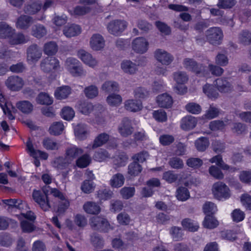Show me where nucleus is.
<instances>
[{
	"mask_svg": "<svg viewBox=\"0 0 251 251\" xmlns=\"http://www.w3.org/2000/svg\"><path fill=\"white\" fill-rule=\"evenodd\" d=\"M64 129L62 123L56 122L53 123L49 128V132L53 135H58L61 133Z\"/></svg>",
	"mask_w": 251,
	"mask_h": 251,
	"instance_id": "obj_43",
	"label": "nucleus"
},
{
	"mask_svg": "<svg viewBox=\"0 0 251 251\" xmlns=\"http://www.w3.org/2000/svg\"><path fill=\"white\" fill-rule=\"evenodd\" d=\"M101 89L107 93L116 92L119 91V85L115 81H107L102 85Z\"/></svg>",
	"mask_w": 251,
	"mask_h": 251,
	"instance_id": "obj_40",
	"label": "nucleus"
},
{
	"mask_svg": "<svg viewBox=\"0 0 251 251\" xmlns=\"http://www.w3.org/2000/svg\"><path fill=\"white\" fill-rule=\"evenodd\" d=\"M29 41L28 36L25 35L22 33H15L9 38V43L11 45L25 44Z\"/></svg>",
	"mask_w": 251,
	"mask_h": 251,
	"instance_id": "obj_23",
	"label": "nucleus"
},
{
	"mask_svg": "<svg viewBox=\"0 0 251 251\" xmlns=\"http://www.w3.org/2000/svg\"><path fill=\"white\" fill-rule=\"evenodd\" d=\"M42 5L37 2H32L25 5L24 11L27 14H34L41 8Z\"/></svg>",
	"mask_w": 251,
	"mask_h": 251,
	"instance_id": "obj_34",
	"label": "nucleus"
},
{
	"mask_svg": "<svg viewBox=\"0 0 251 251\" xmlns=\"http://www.w3.org/2000/svg\"><path fill=\"white\" fill-rule=\"evenodd\" d=\"M42 55V50L37 44H32L26 49L27 60L31 63L37 62L41 58Z\"/></svg>",
	"mask_w": 251,
	"mask_h": 251,
	"instance_id": "obj_6",
	"label": "nucleus"
},
{
	"mask_svg": "<svg viewBox=\"0 0 251 251\" xmlns=\"http://www.w3.org/2000/svg\"><path fill=\"white\" fill-rule=\"evenodd\" d=\"M71 89L68 86H64L57 88L54 93L55 98L58 100L65 99L71 94Z\"/></svg>",
	"mask_w": 251,
	"mask_h": 251,
	"instance_id": "obj_31",
	"label": "nucleus"
},
{
	"mask_svg": "<svg viewBox=\"0 0 251 251\" xmlns=\"http://www.w3.org/2000/svg\"><path fill=\"white\" fill-rule=\"evenodd\" d=\"M44 147L47 150H57L59 148V144L55 140L50 138H46L42 142Z\"/></svg>",
	"mask_w": 251,
	"mask_h": 251,
	"instance_id": "obj_41",
	"label": "nucleus"
},
{
	"mask_svg": "<svg viewBox=\"0 0 251 251\" xmlns=\"http://www.w3.org/2000/svg\"><path fill=\"white\" fill-rule=\"evenodd\" d=\"M71 163L66 156L65 157H58L54 160L53 166L58 169L63 170L66 169Z\"/></svg>",
	"mask_w": 251,
	"mask_h": 251,
	"instance_id": "obj_33",
	"label": "nucleus"
},
{
	"mask_svg": "<svg viewBox=\"0 0 251 251\" xmlns=\"http://www.w3.org/2000/svg\"><path fill=\"white\" fill-rule=\"evenodd\" d=\"M149 43L144 37H137L132 42V48L136 53L143 54L146 52L148 48Z\"/></svg>",
	"mask_w": 251,
	"mask_h": 251,
	"instance_id": "obj_10",
	"label": "nucleus"
},
{
	"mask_svg": "<svg viewBox=\"0 0 251 251\" xmlns=\"http://www.w3.org/2000/svg\"><path fill=\"white\" fill-rule=\"evenodd\" d=\"M12 239L7 233L0 234V245L2 246L8 247L12 244Z\"/></svg>",
	"mask_w": 251,
	"mask_h": 251,
	"instance_id": "obj_60",
	"label": "nucleus"
},
{
	"mask_svg": "<svg viewBox=\"0 0 251 251\" xmlns=\"http://www.w3.org/2000/svg\"><path fill=\"white\" fill-rule=\"evenodd\" d=\"M202 209L206 215H213L217 211V207L214 203L207 201L203 204Z\"/></svg>",
	"mask_w": 251,
	"mask_h": 251,
	"instance_id": "obj_47",
	"label": "nucleus"
},
{
	"mask_svg": "<svg viewBox=\"0 0 251 251\" xmlns=\"http://www.w3.org/2000/svg\"><path fill=\"white\" fill-rule=\"evenodd\" d=\"M134 97L137 99H143L148 97L149 93L145 88L139 87L134 89Z\"/></svg>",
	"mask_w": 251,
	"mask_h": 251,
	"instance_id": "obj_61",
	"label": "nucleus"
},
{
	"mask_svg": "<svg viewBox=\"0 0 251 251\" xmlns=\"http://www.w3.org/2000/svg\"><path fill=\"white\" fill-rule=\"evenodd\" d=\"M135 191L133 187H124L120 190V193L123 199L127 200L134 196Z\"/></svg>",
	"mask_w": 251,
	"mask_h": 251,
	"instance_id": "obj_48",
	"label": "nucleus"
},
{
	"mask_svg": "<svg viewBox=\"0 0 251 251\" xmlns=\"http://www.w3.org/2000/svg\"><path fill=\"white\" fill-rule=\"evenodd\" d=\"M222 30L218 27H213L207 29L205 32L206 40L211 44L219 45L223 39Z\"/></svg>",
	"mask_w": 251,
	"mask_h": 251,
	"instance_id": "obj_4",
	"label": "nucleus"
},
{
	"mask_svg": "<svg viewBox=\"0 0 251 251\" xmlns=\"http://www.w3.org/2000/svg\"><path fill=\"white\" fill-rule=\"evenodd\" d=\"M90 43L93 50H99L104 47V40L101 35L96 34L92 36Z\"/></svg>",
	"mask_w": 251,
	"mask_h": 251,
	"instance_id": "obj_17",
	"label": "nucleus"
},
{
	"mask_svg": "<svg viewBox=\"0 0 251 251\" xmlns=\"http://www.w3.org/2000/svg\"><path fill=\"white\" fill-rule=\"evenodd\" d=\"M195 147L198 151H204L209 146V141L206 137H200L195 141Z\"/></svg>",
	"mask_w": 251,
	"mask_h": 251,
	"instance_id": "obj_30",
	"label": "nucleus"
},
{
	"mask_svg": "<svg viewBox=\"0 0 251 251\" xmlns=\"http://www.w3.org/2000/svg\"><path fill=\"white\" fill-rule=\"evenodd\" d=\"M174 80L178 84H183L187 81L188 77L184 72L178 71L174 74Z\"/></svg>",
	"mask_w": 251,
	"mask_h": 251,
	"instance_id": "obj_55",
	"label": "nucleus"
},
{
	"mask_svg": "<svg viewBox=\"0 0 251 251\" xmlns=\"http://www.w3.org/2000/svg\"><path fill=\"white\" fill-rule=\"evenodd\" d=\"M183 227L190 231L194 232L198 230L199 226L188 218L185 219L181 222Z\"/></svg>",
	"mask_w": 251,
	"mask_h": 251,
	"instance_id": "obj_49",
	"label": "nucleus"
},
{
	"mask_svg": "<svg viewBox=\"0 0 251 251\" xmlns=\"http://www.w3.org/2000/svg\"><path fill=\"white\" fill-rule=\"evenodd\" d=\"M212 192L215 197L219 200L230 197L229 190L228 187L222 182L214 183L212 187Z\"/></svg>",
	"mask_w": 251,
	"mask_h": 251,
	"instance_id": "obj_5",
	"label": "nucleus"
},
{
	"mask_svg": "<svg viewBox=\"0 0 251 251\" xmlns=\"http://www.w3.org/2000/svg\"><path fill=\"white\" fill-rule=\"evenodd\" d=\"M153 117L156 121L160 122H165L167 119L166 113L162 109L154 111L153 112Z\"/></svg>",
	"mask_w": 251,
	"mask_h": 251,
	"instance_id": "obj_62",
	"label": "nucleus"
},
{
	"mask_svg": "<svg viewBox=\"0 0 251 251\" xmlns=\"http://www.w3.org/2000/svg\"><path fill=\"white\" fill-rule=\"evenodd\" d=\"M219 225L218 221L212 215H206L203 222L204 227L213 229Z\"/></svg>",
	"mask_w": 251,
	"mask_h": 251,
	"instance_id": "obj_38",
	"label": "nucleus"
},
{
	"mask_svg": "<svg viewBox=\"0 0 251 251\" xmlns=\"http://www.w3.org/2000/svg\"><path fill=\"white\" fill-rule=\"evenodd\" d=\"M214 84L218 90L223 93L230 92L233 88L232 83L228 80V78L225 77L216 79Z\"/></svg>",
	"mask_w": 251,
	"mask_h": 251,
	"instance_id": "obj_9",
	"label": "nucleus"
},
{
	"mask_svg": "<svg viewBox=\"0 0 251 251\" xmlns=\"http://www.w3.org/2000/svg\"><path fill=\"white\" fill-rule=\"evenodd\" d=\"M90 225L94 230L101 232H107L112 229L107 219L100 216H94L91 218Z\"/></svg>",
	"mask_w": 251,
	"mask_h": 251,
	"instance_id": "obj_2",
	"label": "nucleus"
},
{
	"mask_svg": "<svg viewBox=\"0 0 251 251\" xmlns=\"http://www.w3.org/2000/svg\"><path fill=\"white\" fill-rule=\"evenodd\" d=\"M109 139V135L106 133L99 134L94 139L92 149H95L105 144Z\"/></svg>",
	"mask_w": 251,
	"mask_h": 251,
	"instance_id": "obj_28",
	"label": "nucleus"
},
{
	"mask_svg": "<svg viewBox=\"0 0 251 251\" xmlns=\"http://www.w3.org/2000/svg\"><path fill=\"white\" fill-rule=\"evenodd\" d=\"M185 109L188 112L193 114H198L201 111V106L195 102H190L186 104Z\"/></svg>",
	"mask_w": 251,
	"mask_h": 251,
	"instance_id": "obj_58",
	"label": "nucleus"
},
{
	"mask_svg": "<svg viewBox=\"0 0 251 251\" xmlns=\"http://www.w3.org/2000/svg\"><path fill=\"white\" fill-rule=\"evenodd\" d=\"M16 106L19 111L25 114L31 113L33 110V104L28 100L19 101L16 103Z\"/></svg>",
	"mask_w": 251,
	"mask_h": 251,
	"instance_id": "obj_25",
	"label": "nucleus"
},
{
	"mask_svg": "<svg viewBox=\"0 0 251 251\" xmlns=\"http://www.w3.org/2000/svg\"><path fill=\"white\" fill-rule=\"evenodd\" d=\"M84 93L87 98L93 99L98 95V88L95 85H92L85 87Z\"/></svg>",
	"mask_w": 251,
	"mask_h": 251,
	"instance_id": "obj_46",
	"label": "nucleus"
},
{
	"mask_svg": "<svg viewBox=\"0 0 251 251\" xmlns=\"http://www.w3.org/2000/svg\"><path fill=\"white\" fill-rule=\"evenodd\" d=\"M126 22L122 20H114L110 22L107 28L109 33L114 35H120L126 27Z\"/></svg>",
	"mask_w": 251,
	"mask_h": 251,
	"instance_id": "obj_7",
	"label": "nucleus"
},
{
	"mask_svg": "<svg viewBox=\"0 0 251 251\" xmlns=\"http://www.w3.org/2000/svg\"><path fill=\"white\" fill-rule=\"evenodd\" d=\"M64 34L67 37H72L78 35L81 32L80 27L75 24L65 26L63 30Z\"/></svg>",
	"mask_w": 251,
	"mask_h": 251,
	"instance_id": "obj_18",
	"label": "nucleus"
},
{
	"mask_svg": "<svg viewBox=\"0 0 251 251\" xmlns=\"http://www.w3.org/2000/svg\"><path fill=\"white\" fill-rule=\"evenodd\" d=\"M241 43L245 45H249L251 43V33L247 31H243L239 37Z\"/></svg>",
	"mask_w": 251,
	"mask_h": 251,
	"instance_id": "obj_64",
	"label": "nucleus"
},
{
	"mask_svg": "<svg viewBox=\"0 0 251 251\" xmlns=\"http://www.w3.org/2000/svg\"><path fill=\"white\" fill-rule=\"evenodd\" d=\"M58 50V46L54 41H50L45 43L43 47V51L45 54L52 56L55 54Z\"/></svg>",
	"mask_w": 251,
	"mask_h": 251,
	"instance_id": "obj_29",
	"label": "nucleus"
},
{
	"mask_svg": "<svg viewBox=\"0 0 251 251\" xmlns=\"http://www.w3.org/2000/svg\"><path fill=\"white\" fill-rule=\"evenodd\" d=\"M40 66L44 73H49L55 72L60 68L59 61L54 57L48 56L41 60Z\"/></svg>",
	"mask_w": 251,
	"mask_h": 251,
	"instance_id": "obj_3",
	"label": "nucleus"
},
{
	"mask_svg": "<svg viewBox=\"0 0 251 251\" xmlns=\"http://www.w3.org/2000/svg\"><path fill=\"white\" fill-rule=\"evenodd\" d=\"M156 101L159 106L165 108L171 107L173 103L172 97L166 93L159 95L156 98Z\"/></svg>",
	"mask_w": 251,
	"mask_h": 251,
	"instance_id": "obj_16",
	"label": "nucleus"
},
{
	"mask_svg": "<svg viewBox=\"0 0 251 251\" xmlns=\"http://www.w3.org/2000/svg\"><path fill=\"white\" fill-rule=\"evenodd\" d=\"M183 64L186 69L191 71L197 74H200L203 70L202 65L198 63L192 58H185L183 61Z\"/></svg>",
	"mask_w": 251,
	"mask_h": 251,
	"instance_id": "obj_13",
	"label": "nucleus"
},
{
	"mask_svg": "<svg viewBox=\"0 0 251 251\" xmlns=\"http://www.w3.org/2000/svg\"><path fill=\"white\" fill-rule=\"evenodd\" d=\"M75 116V112L70 107H65L62 110V117L66 120H71Z\"/></svg>",
	"mask_w": 251,
	"mask_h": 251,
	"instance_id": "obj_63",
	"label": "nucleus"
},
{
	"mask_svg": "<svg viewBox=\"0 0 251 251\" xmlns=\"http://www.w3.org/2000/svg\"><path fill=\"white\" fill-rule=\"evenodd\" d=\"M149 156V154L148 151H143L134 154L132 156V159L133 161L139 164L140 163H142L146 162Z\"/></svg>",
	"mask_w": 251,
	"mask_h": 251,
	"instance_id": "obj_51",
	"label": "nucleus"
},
{
	"mask_svg": "<svg viewBox=\"0 0 251 251\" xmlns=\"http://www.w3.org/2000/svg\"><path fill=\"white\" fill-rule=\"evenodd\" d=\"M3 203L8 206V210L10 211L13 209H21L23 208L22 201L17 199H7L2 201Z\"/></svg>",
	"mask_w": 251,
	"mask_h": 251,
	"instance_id": "obj_36",
	"label": "nucleus"
},
{
	"mask_svg": "<svg viewBox=\"0 0 251 251\" xmlns=\"http://www.w3.org/2000/svg\"><path fill=\"white\" fill-rule=\"evenodd\" d=\"M91 161V158L88 154H84L78 158L76 163L77 166L79 168H85L89 165Z\"/></svg>",
	"mask_w": 251,
	"mask_h": 251,
	"instance_id": "obj_59",
	"label": "nucleus"
},
{
	"mask_svg": "<svg viewBox=\"0 0 251 251\" xmlns=\"http://www.w3.org/2000/svg\"><path fill=\"white\" fill-rule=\"evenodd\" d=\"M125 108L130 112H137L141 110L142 102L137 100H129L125 102Z\"/></svg>",
	"mask_w": 251,
	"mask_h": 251,
	"instance_id": "obj_26",
	"label": "nucleus"
},
{
	"mask_svg": "<svg viewBox=\"0 0 251 251\" xmlns=\"http://www.w3.org/2000/svg\"><path fill=\"white\" fill-rule=\"evenodd\" d=\"M84 211L90 214H98L100 210L99 205L95 202L88 201L83 205Z\"/></svg>",
	"mask_w": 251,
	"mask_h": 251,
	"instance_id": "obj_35",
	"label": "nucleus"
},
{
	"mask_svg": "<svg viewBox=\"0 0 251 251\" xmlns=\"http://www.w3.org/2000/svg\"><path fill=\"white\" fill-rule=\"evenodd\" d=\"M155 25L158 29V30L166 35H170L171 33V27L168 26L166 23L161 21H156Z\"/></svg>",
	"mask_w": 251,
	"mask_h": 251,
	"instance_id": "obj_52",
	"label": "nucleus"
},
{
	"mask_svg": "<svg viewBox=\"0 0 251 251\" xmlns=\"http://www.w3.org/2000/svg\"><path fill=\"white\" fill-rule=\"evenodd\" d=\"M122 70L126 74L133 75L136 73L138 68L137 65L129 60H124L121 64Z\"/></svg>",
	"mask_w": 251,
	"mask_h": 251,
	"instance_id": "obj_19",
	"label": "nucleus"
},
{
	"mask_svg": "<svg viewBox=\"0 0 251 251\" xmlns=\"http://www.w3.org/2000/svg\"><path fill=\"white\" fill-rule=\"evenodd\" d=\"M79 58L86 65L91 67H94L98 64V61L93 58L91 54L88 52L80 50L78 52Z\"/></svg>",
	"mask_w": 251,
	"mask_h": 251,
	"instance_id": "obj_15",
	"label": "nucleus"
},
{
	"mask_svg": "<svg viewBox=\"0 0 251 251\" xmlns=\"http://www.w3.org/2000/svg\"><path fill=\"white\" fill-rule=\"evenodd\" d=\"M31 34L37 39H40L47 34V30L45 26L41 24H37L32 26Z\"/></svg>",
	"mask_w": 251,
	"mask_h": 251,
	"instance_id": "obj_24",
	"label": "nucleus"
},
{
	"mask_svg": "<svg viewBox=\"0 0 251 251\" xmlns=\"http://www.w3.org/2000/svg\"><path fill=\"white\" fill-rule=\"evenodd\" d=\"M83 150L75 146L68 148L66 150V156L71 162L83 153Z\"/></svg>",
	"mask_w": 251,
	"mask_h": 251,
	"instance_id": "obj_27",
	"label": "nucleus"
},
{
	"mask_svg": "<svg viewBox=\"0 0 251 251\" xmlns=\"http://www.w3.org/2000/svg\"><path fill=\"white\" fill-rule=\"evenodd\" d=\"M107 101L111 106H118L122 101V98L119 95L111 94L107 98Z\"/></svg>",
	"mask_w": 251,
	"mask_h": 251,
	"instance_id": "obj_56",
	"label": "nucleus"
},
{
	"mask_svg": "<svg viewBox=\"0 0 251 251\" xmlns=\"http://www.w3.org/2000/svg\"><path fill=\"white\" fill-rule=\"evenodd\" d=\"M34 20L32 17L22 15L17 19L16 25L18 28L26 30L31 26Z\"/></svg>",
	"mask_w": 251,
	"mask_h": 251,
	"instance_id": "obj_14",
	"label": "nucleus"
},
{
	"mask_svg": "<svg viewBox=\"0 0 251 251\" xmlns=\"http://www.w3.org/2000/svg\"><path fill=\"white\" fill-rule=\"evenodd\" d=\"M124 176L120 173L113 175L111 177L109 184L112 188H118L122 187L125 183Z\"/></svg>",
	"mask_w": 251,
	"mask_h": 251,
	"instance_id": "obj_20",
	"label": "nucleus"
},
{
	"mask_svg": "<svg viewBox=\"0 0 251 251\" xmlns=\"http://www.w3.org/2000/svg\"><path fill=\"white\" fill-rule=\"evenodd\" d=\"M52 189V188L50 186L46 185L43 186L42 189L44 195L40 191L34 190L33 192L32 197L33 200L38 204L40 208L45 211L49 210L51 207L48 196L49 194H51Z\"/></svg>",
	"mask_w": 251,
	"mask_h": 251,
	"instance_id": "obj_1",
	"label": "nucleus"
},
{
	"mask_svg": "<svg viewBox=\"0 0 251 251\" xmlns=\"http://www.w3.org/2000/svg\"><path fill=\"white\" fill-rule=\"evenodd\" d=\"M75 134L76 137L80 140H83L86 138L87 134V128L83 124H78L74 129Z\"/></svg>",
	"mask_w": 251,
	"mask_h": 251,
	"instance_id": "obj_32",
	"label": "nucleus"
},
{
	"mask_svg": "<svg viewBox=\"0 0 251 251\" xmlns=\"http://www.w3.org/2000/svg\"><path fill=\"white\" fill-rule=\"evenodd\" d=\"M168 163L172 168L176 169H182L184 166L183 160L181 158L177 157H174L170 158Z\"/></svg>",
	"mask_w": 251,
	"mask_h": 251,
	"instance_id": "obj_57",
	"label": "nucleus"
},
{
	"mask_svg": "<svg viewBox=\"0 0 251 251\" xmlns=\"http://www.w3.org/2000/svg\"><path fill=\"white\" fill-rule=\"evenodd\" d=\"M15 29L4 22H0V38H9L14 33Z\"/></svg>",
	"mask_w": 251,
	"mask_h": 251,
	"instance_id": "obj_21",
	"label": "nucleus"
},
{
	"mask_svg": "<svg viewBox=\"0 0 251 251\" xmlns=\"http://www.w3.org/2000/svg\"><path fill=\"white\" fill-rule=\"evenodd\" d=\"M155 59L162 64L170 65L174 60V57L170 53L162 49H157L154 52Z\"/></svg>",
	"mask_w": 251,
	"mask_h": 251,
	"instance_id": "obj_11",
	"label": "nucleus"
},
{
	"mask_svg": "<svg viewBox=\"0 0 251 251\" xmlns=\"http://www.w3.org/2000/svg\"><path fill=\"white\" fill-rule=\"evenodd\" d=\"M203 91L210 99H217L219 93L216 88L211 85L206 84L203 87Z\"/></svg>",
	"mask_w": 251,
	"mask_h": 251,
	"instance_id": "obj_39",
	"label": "nucleus"
},
{
	"mask_svg": "<svg viewBox=\"0 0 251 251\" xmlns=\"http://www.w3.org/2000/svg\"><path fill=\"white\" fill-rule=\"evenodd\" d=\"M118 130L120 135L124 137H127L131 135L134 131L131 121L127 117L123 119L119 125Z\"/></svg>",
	"mask_w": 251,
	"mask_h": 251,
	"instance_id": "obj_8",
	"label": "nucleus"
},
{
	"mask_svg": "<svg viewBox=\"0 0 251 251\" xmlns=\"http://www.w3.org/2000/svg\"><path fill=\"white\" fill-rule=\"evenodd\" d=\"M6 86L12 91H19L24 84V80L18 76H11L5 81Z\"/></svg>",
	"mask_w": 251,
	"mask_h": 251,
	"instance_id": "obj_12",
	"label": "nucleus"
},
{
	"mask_svg": "<svg viewBox=\"0 0 251 251\" xmlns=\"http://www.w3.org/2000/svg\"><path fill=\"white\" fill-rule=\"evenodd\" d=\"M137 27L144 33H148L152 28V25L147 21L139 19L137 21Z\"/></svg>",
	"mask_w": 251,
	"mask_h": 251,
	"instance_id": "obj_44",
	"label": "nucleus"
},
{
	"mask_svg": "<svg viewBox=\"0 0 251 251\" xmlns=\"http://www.w3.org/2000/svg\"><path fill=\"white\" fill-rule=\"evenodd\" d=\"M176 196L178 200L185 201L190 197L189 192L187 188L180 187L177 189Z\"/></svg>",
	"mask_w": 251,
	"mask_h": 251,
	"instance_id": "obj_45",
	"label": "nucleus"
},
{
	"mask_svg": "<svg viewBox=\"0 0 251 251\" xmlns=\"http://www.w3.org/2000/svg\"><path fill=\"white\" fill-rule=\"evenodd\" d=\"M128 157L125 154H120L115 157L113 160V168L117 170L118 168L125 165Z\"/></svg>",
	"mask_w": 251,
	"mask_h": 251,
	"instance_id": "obj_42",
	"label": "nucleus"
},
{
	"mask_svg": "<svg viewBox=\"0 0 251 251\" xmlns=\"http://www.w3.org/2000/svg\"><path fill=\"white\" fill-rule=\"evenodd\" d=\"M142 171V166L138 163L133 161V162L130 163L128 166L127 173L131 176H138Z\"/></svg>",
	"mask_w": 251,
	"mask_h": 251,
	"instance_id": "obj_37",
	"label": "nucleus"
},
{
	"mask_svg": "<svg viewBox=\"0 0 251 251\" xmlns=\"http://www.w3.org/2000/svg\"><path fill=\"white\" fill-rule=\"evenodd\" d=\"M186 164L189 167L197 169L202 165L203 161L199 158L190 157L186 160Z\"/></svg>",
	"mask_w": 251,
	"mask_h": 251,
	"instance_id": "obj_50",
	"label": "nucleus"
},
{
	"mask_svg": "<svg viewBox=\"0 0 251 251\" xmlns=\"http://www.w3.org/2000/svg\"><path fill=\"white\" fill-rule=\"evenodd\" d=\"M37 102L40 104L50 105L52 103V100L50 96L43 93H40L36 98Z\"/></svg>",
	"mask_w": 251,
	"mask_h": 251,
	"instance_id": "obj_53",
	"label": "nucleus"
},
{
	"mask_svg": "<svg viewBox=\"0 0 251 251\" xmlns=\"http://www.w3.org/2000/svg\"><path fill=\"white\" fill-rule=\"evenodd\" d=\"M197 123V119L192 116L184 117L181 120V127L183 129L187 130L194 128Z\"/></svg>",
	"mask_w": 251,
	"mask_h": 251,
	"instance_id": "obj_22",
	"label": "nucleus"
},
{
	"mask_svg": "<svg viewBox=\"0 0 251 251\" xmlns=\"http://www.w3.org/2000/svg\"><path fill=\"white\" fill-rule=\"evenodd\" d=\"M208 172L209 174L216 179H222L224 178L223 173L217 166H211L209 167Z\"/></svg>",
	"mask_w": 251,
	"mask_h": 251,
	"instance_id": "obj_54",
	"label": "nucleus"
}]
</instances>
